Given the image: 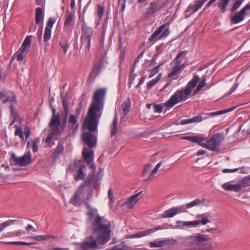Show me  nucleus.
I'll return each instance as SVG.
<instances>
[{
	"label": "nucleus",
	"mask_w": 250,
	"mask_h": 250,
	"mask_svg": "<svg viewBox=\"0 0 250 250\" xmlns=\"http://www.w3.org/2000/svg\"><path fill=\"white\" fill-rule=\"evenodd\" d=\"M91 229L93 235L86 237L82 243H75L76 250H95L98 245H104L110 240L111 223L104 217L97 214L91 223Z\"/></svg>",
	"instance_id": "f257e3e1"
},
{
	"label": "nucleus",
	"mask_w": 250,
	"mask_h": 250,
	"mask_svg": "<svg viewBox=\"0 0 250 250\" xmlns=\"http://www.w3.org/2000/svg\"><path fill=\"white\" fill-rule=\"evenodd\" d=\"M105 89H100L96 91L93 96V103L90 105L86 116L85 117L83 127L84 128L95 131L97 130L101 111L103 108L104 99L105 95Z\"/></svg>",
	"instance_id": "f03ea898"
},
{
	"label": "nucleus",
	"mask_w": 250,
	"mask_h": 250,
	"mask_svg": "<svg viewBox=\"0 0 250 250\" xmlns=\"http://www.w3.org/2000/svg\"><path fill=\"white\" fill-rule=\"evenodd\" d=\"M200 79L199 76L194 75L193 78L188 83L186 88L177 90L169 100L164 104V105L170 108L180 102L187 100L191 93V89L196 86Z\"/></svg>",
	"instance_id": "7ed1b4c3"
},
{
	"label": "nucleus",
	"mask_w": 250,
	"mask_h": 250,
	"mask_svg": "<svg viewBox=\"0 0 250 250\" xmlns=\"http://www.w3.org/2000/svg\"><path fill=\"white\" fill-rule=\"evenodd\" d=\"M81 27L82 34L80 38L81 46H83L85 48V57L90 58L91 44L95 40L94 30L92 27L87 26L85 22L82 24Z\"/></svg>",
	"instance_id": "20e7f679"
},
{
	"label": "nucleus",
	"mask_w": 250,
	"mask_h": 250,
	"mask_svg": "<svg viewBox=\"0 0 250 250\" xmlns=\"http://www.w3.org/2000/svg\"><path fill=\"white\" fill-rule=\"evenodd\" d=\"M9 161L10 166H26L32 163L31 153L28 151L22 156L18 157L14 153H12Z\"/></svg>",
	"instance_id": "39448f33"
},
{
	"label": "nucleus",
	"mask_w": 250,
	"mask_h": 250,
	"mask_svg": "<svg viewBox=\"0 0 250 250\" xmlns=\"http://www.w3.org/2000/svg\"><path fill=\"white\" fill-rule=\"evenodd\" d=\"M222 136L219 133L214 134L211 138L201 145V146L205 147L210 150L218 152L220 151V145Z\"/></svg>",
	"instance_id": "423d86ee"
},
{
	"label": "nucleus",
	"mask_w": 250,
	"mask_h": 250,
	"mask_svg": "<svg viewBox=\"0 0 250 250\" xmlns=\"http://www.w3.org/2000/svg\"><path fill=\"white\" fill-rule=\"evenodd\" d=\"M167 27V24H164L157 28L149 37V42H155L159 39L166 38L169 34V28Z\"/></svg>",
	"instance_id": "0eeeda50"
},
{
	"label": "nucleus",
	"mask_w": 250,
	"mask_h": 250,
	"mask_svg": "<svg viewBox=\"0 0 250 250\" xmlns=\"http://www.w3.org/2000/svg\"><path fill=\"white\" fill-rule=\"evenodd\" d=\"M167 3L163 0H154L149 5L145 12V17L148 18L153 15L156 12H159L161 9L164 7Z\"/></svg>",
	"instance_id": "6e6552de"
},
{
	"label": "nucleus",
	"mask_w": 250,
	"mask_h": 250,
	"mask_svg": "<svg viewBox=\"0 0 250 250\" xmlns=\"http://www.w3.org/2000/svg\"><path fill=\"white\" fill-rule=\"evenodd\" d=\"M44 21V13L43 10L41 7H37L35 10V22L36 24H40V27L38 29L37 36L39 39V42H42V34L43 31Z\"/></svg>",
	"instance_id": "1a4fd4ad"
},
{
	"label": "nucleus",
	"mask_w": 250,
	"mask_h": 250,
	"mask_svg": "<svg viewBox=\"0 0 250 250\" xmlns=\"http://www.w3.org/2000/svg\"><path fill=\"white\" fill-rule=\"evenodd\" d=\"M234 109H235V106L226 109V110H220V111H215V112H210L209 113H201L195 117L192 118L191 119V122H192V123L201 122L203 120L208 119L210 116L213 117V116L219 115H221V114H222L224 113H226L229 112L233 111Z\"/></svg>",
	"instance_id": "9d476101"
},
{
	"label": "nucleus",
	"mask_w": 250,
	"mask_h": 250,
	"mask_svg": "<svg viewBox=\"0 0 250 250\" xmlns=\"http://www.w3.org/2000/svg\"><path fill=\"white\" fill-rule=\"evenodd\" d=\"M162 164V161L159 162L154 168L148 174L149 172L151 169L152 165L150 163H147L146 164L144 168L143 169L142 176L143 177H145L144 180L145 181H147L152 179L154 176V175L157 172L158 169L161 166Z\"/></svg>",
	"instance_id": "9b49d317"
},
{
	"label": "nucleus",
	"mask_w": 250,
	"mask_h": 250,
	"mask_svg": "<svg viewBox=\"0 0 250 250\" xmlns=\"http://www.w3.org/2000/svg\"><path fill=\"white\" fill-rule=\"evenodd\" d=\"M93 131L85 132L82 134V139L83 143L88 146L89 148L95 147L97 144L96 137L92 134Z\"/></svg>",
	"instance_id": "f8f14e48"
},
{
	"label": "nucleus",
	"mask_w": 250,
	"mask_h": 250,
	"mask_svg": "<svg viewBox=\"0 0 250 250\" xmlns=\"http://www.w3.org/2000/svg\"><path fill=\"white\" fill-rule=\"evenodd\" d=\"M249 8L245 5L239 11L234 12L230 17V22L233 24H237L245 19V15Z\"/></svg>",
	"instance_id": "ddd939ff"
},
{
	"label": "nucleus",
	"mask_w": 250,
	"mask_h": 250,
	"mask_svg": "<svg viewBox=\"0 0 250 250\" xmlns=\"http://www.w3.org/2000/svg\"><path fill=\"white\" fill-rule=\"evenodd\" d=\"M165 228L163 226H158L156 228H151L150 229H148L147 230L139 231L135 234L127 235L126 236L127 238H140L142 237L146 236L155 232L157 230H159L165 229Z\"/></svg>",
	"instance_id": "4468645a"
},
{
	"label": "nucleus",
	"mask_w": 250,
	"mask_h": 250,
	"mask_svg": "<svg viewBox=\"0 0 250 250\" xmlns=\"http://www.w3.org/2000/svg\"><path fill=\"white\" fill-rule=\"evenodd\" d=\"M55 22L56 19L54 18L50 17L49 18L47 22L43 36V41L46 43L45 45H47V42L51 38L52 32L51 28Z\"/></svg>",
	"instance_id": "2eb2a0df"
},
{
	"label": "nucleus",
	"mask_w": 250,
	"mask_h": 250,
	"mask_svg": "<svg viewBox=\"0 0 250 250\" xmlns=\"http://www.w3.org/2000/svg\"><path fill=\"white\" fill-rule=\"evenodd\" d=\"M63 151V144L62 142L59 141L55 149L50 157V160L52 165H54L56 163V161L59 159L60 154L62 153Z\"/></svg>",
	"instance_id": "dca6fc26"
},
{
	"label": "nucleus",
	"mask_w": 250,
	"mask_h": 250,
	"mask_svg": "<svg viewBox=\"0 0 250 250\" xmlns=\"http://www.w3.org/2000/svg\"><path fill=\"white\" fill-rule=\"evenodd\" d=\"M74 16V13L67 11L64 22L63 28L65 30H70L73 28L75 24Z\"/></svg>",
	"instance_id": "f3484780"
},
{
	"label": "nucleus",
	"mask_w": 250,
	"mask_h": 250,
	"mask_svg": "<svg viewBox=\"0 0 250 250\" xmlns=\"http://www.w3.org/2000/svg\"><path fill=\"white\" fill-rule=\"evenodd\" d=\"M83 157L88 164H91L94 160V151L92 148L84 147L82 151Z\"/></svg>",
	"instance_id": "a211bd4d"
},
{
	"label": "nucleus",
	"mask_w": 250,
	"mask_h": 250,
	"mask_svg": "<svg viewBox=\"0 0 250 250\" xmlns=\"http://www.w3.org/2000/svg\"><path fill=\"white\" fill-rule=\"evenodd\" d=\"M101 63L98 62L93 65L92 69L89 75L87 81L93 82L101 71Z\"/></svg>",
	"instance_id": "6ab92c4d"
},
{
	"label": "nucleus",
	"mask_w": 250,
	"mask_h": 250,
	"mask_svg": "<svg viewBox=\"0 0 250 250\" xmlns=\"http://www.w3.org/2000/svg\"><path fill=\"white\" fill-rule=\"evenodd\" d=\"M142 192L143 191H141L128 198L126 201L122 204V206H126L127 208H132L137 203L138 200V197L142 193Z\"/></svg>",
	"instance_id": "aec40b11"
},
{
	"label": "nucleus",
	"mask_w": 250,
	"mask_h": 250,
	"mask_svg": "<svg viewBox=\"0 0 250 250\" xmlns=\"http://www.w3.org/2000/svg\"><path fill=\"white\" fill-rule=\"evenodd\" d=\"M104 36H102L99 39V43L97 46L98 50L100 54L101 58L104 60L106 55L107 49L104 45Z\"/></svg>",
	"instance_id": "412c9836"
},
{
	"label": "nucleus",
	"mask_w": 250,
	"mask_h": 250,
	"mask_svg": "<svg viewBox=\"0 0 250 250\" xmlns=\"http://www.w3.org/2000/svg\"><path fill=\"white\" fill-rule=\"evenodd\" d=\"M99 181V176L96 174H89L83 184L86 187H95Z\"/></svg>",
	"instance_id": "4be33fe9"
},
{
	"label": "nucleus",
	"mask_w": 250,
	"mask_h": 250,
	"mask_svg": "<svg viewBox=\"0 0 250 250\" xmlns=\"http://www.w3.org/2000/svg\"><path fill=\"white\" fill-rule=\"evenodd\" d=\"M78 117L73 114H70L69 116L68 123L70 124L71 129L73 130L72 133H76L79 128V123L78 122Z\"/></svg>",
	"instance_id": "5701e85b"
},
{
	"label": "nucleus",
	"mask_w": 250,
	"mask_h": 250,
	"mask_svg": "<svg viewBox=\"0 0 250 250\" xmlns=\"http://www.w3.org/2000/svg\"><path fill=\"white\" fill-rule=\"evenodd\" d=\"M223 189L226 191H233L236 192H239L242 188V185L241 184L232 185L229 182H227L222 185Z\"/></svg>",
	"instance_id": "b1692460"
},
{
	"label": "nucleus",
	"mask_w": 250,
	"mask_h": 250,
	"mask_svg": "<svg viewBox=\"0 0 250 250\" xmlns=\"http://www.w3.org/2000/svg\"><path fill=\"white\" fill-rule=\"evenodd\" d=\"M62 104L64 109V112L63 113H62L63 115L62 120V123L67 124V117L69 113L68 104L67 97L62 99Z\"/></svg>",
	"instance_id": "393cba45"
},
{
	"label": "nucleus",
	"mask_w": 250,
	"mask_h": 250,
	"mask_svg": "<svg viewBox=\"0 0 250 250\" xmlns=\"http://www.w3.org/2000/svg\"><path fill=\"white\" fill-rule=\"evenodd\" d=\"M171 241H176V240L173 239L159 241L155 240L153 242H150L149 243V246L151 248L163 247L167 245L170 244Z\"/></svg>",
	"instance_id": "a878e982"
},
{
	"label": "nucleus",
	"mask_w": 250,
	"mask_h": 250,
	"mask_svg": "<svg viewBox=\"0 0 250 250\" xmlns=\"http://www.w3.org/2000/svg\"><path fill=\"white\" fill-rule=\"evenodd\" d=\"M210 216L209 213H204L201 214H198L196 216L197 218H201V219L197 220L198 222H199V225L201 224L203 225H205L207 224L210 222V221L208 219V217Z\"/></svg>",
	"instance_id": "bb28decb"
},
{
	"label": "nucleus",
	"mask_w": 250,
	"mask_h": 250,
	"mask_svg": "<svg viewBox=\"0 0 250 250\" xmlns=\"http://www.w3.org/2000/svg\"><path fill=\"white\" fill-rule=\"evenodd\" d=\"M85 169V167L84 165H81L77 170V173L75 175L74 179L76 181L79 180H82L85 177L84 170Z\"/></svg>",
	"instance_id": "cd10ccee"
},
{
	"label": "nucleus",
	"mask_w": 250,
	"mask_h": 250,
	"mask_svg": "<svg viewBox=\"0 0 250 250\" xmlns=\"http://www.w3.org/2000/svg\"><path fill=\"white\" fill-rule=\"evenodd\" d=\"M29 238L33 240H37L38 241L48 240L51 238L54 240L57 239L56 236L51 235H36L34 236H30Z\"/></svg>",
	"instance_id": "c85d7f7f"
},
{
	"label": "nucleus",
	"mask_w": 250,
	"mask_h": 250,
	"mask_svg": "<svg viewBox=\"0 0 250 250\" xmlns=\"http://www.w3.org/2000/svg\"><path fill=\"white\" fill-rule=\"evenodd\" d=\"M184 139L193 143H197L200 146L203 143L202 142L205 140L204 137L198 136H186L184 137Z\"/></svg>",
	"instance_id": "c756f323"
},
{
	"label": "nucleus",
	"mask_w": 250,
	"mask_h": 250,
	"mask_svg": "<svg viewBox=\"0 0 250 250\" xmlns=\"http://www.w3.org/2000/svg\"><path fill=\"white\" fill-rule=\"evenodd\" d=\"M131 104V101L129 98H128L126 101L122 104V108L124 115H126L129 112Z\"/></svg>",
	"instance_id": "7c9ffc66"
},
{
	"label": "nucleus",
	"mask_w": 250,
	"mask_h": 250,
	"mask_svg": "<svg viewBox=\"0 0 250 250\" xmlns=\"http://www.w3.org/2000/svg\"><path fill=\"white\" fill-rule=\"evenodd\" d=\"M84 204L87 208V209H88L89 210L87 212V215L88 216L89 220L91 224L92 222L95 219V218L96 217H94V209H93L91 208V206L88 203V202L85 200Z\"/></svg>",
	"instance_id": "2f4dec72"
},
{
	"label": "nucleus",
	"mask_w": 250,
	"mask_h": 250,
	"mask_svg": "<svg viewBox=\"0 0 250 250\" xmlns=\"http://www.w3.org/2000/svg\"><path fill=\"white\" fill-rule=\"evenodd\" d=\"M61 124L60 115L52 116L49 124V126H54L55 125L60 126Z\"/></svg>",
	"instance_id": "473e14b6"
},
{
	"label": "nucleus",
	"mask_w": 250,
	"mask_h": 250,
	"mask_svg": "<svg viewBox=\"0 0 250 250\" xmlns=\"http://www.w3.org/2000/svg\"><path fill=\"white\" fill-rule=\"evenodd\" d=\"M194 240L198 244H205L208 240V238L206 236H204L200 234H197L194 236Z\"/></svg>",
	"instance_id": "72a5a7b5"
},
{
	"label": "nucleus",
	"mask_w": 250,
	"mask_h": 250,
	"mask_svg": "<svg viewBox=\"0 0 250 250\" xmlns=\"http://www.w3.org/2000/svg\"><path fill=\"white\" fill-rule=\"evenodd\" d=\"M118 131V119L117 114H115L112 124L111 126V136L115 135Z\"/></svg>",
	"instance_id": "f704fd0d"
},
{
	"label": "nucleus",
	"mask_w": 250,
	"mask_h": 250,
	"mask_svg": "<svg viewBox=\"0 0 250 250\" xmlns=\"http://www.w3.org/2000/svg\"><path fill=\"white\" fill-rule=\"evenodd\" d=\"M229 0H220L215 5H217L218 7L220 8L222 12L225 13L226 11L227 6Z\"/></svg>",
	"instance_id": "c9c22d12"
},
{
	"label": "nucleus",
	"mask_w": 250,
	"mask_h": 250,
	"mask_svg": "<svg viewBox=\"0 0 250 250\" xmlns=\"http://www.w3.org/2000/svg\"><path fill=\"white\" fill-rule=\"evenodd\" d=\"M69 203L75 206H79L81 204V197L75 192Z\"/></svg>",
	"instance_id": "e433bc0d"
},
{
	"label": "nucleus",
	"mask_w": 250,
	"mask_h": 250,
	"mask_svg": "<svg viewBox=\"0 0 250 250\" xmlns=\"http://www.w3.org/2000/svg\"><path fill=\"white\" fill-rule=\"evenodd\" d=\"M204 204L205 200H200L199 199H197L191 202L190 203L187 204L186 205V207L187 208H189L194 206L203 205H204Z\"/></svg>",
	"instance_id": "4c0bfd02"
},
{
	"label": "nucleus",
	"mask_w": 250,
	"mask_h": 250,
	"mask_svg": "<svg viewBox=\"0 0 250 250\" xmlns=\"http://www.w3.org/2000/svg\"><path fill=\"white\" fill-rule=\"evenodd\" d=\"M81 165H82L81 160H75L73 163L70 165L69 168L71 172H75Z\"/></svg>",
	"instance_id": "58836bf2"
},
{
	"label": "nucleus",
	"mask_w": 250,
	"mask_h": 250,
	"mask_svg": "<svg viewBox=\"0 0 250 250\" xmlns=\"http://www.w3.org/2000/svg\"><path fill=\"white\" fill-rule=\"evenodd\" d=\"M18 222V220H9L0 224V232L5 228L14 225Z\"/></svg>",
	"instance_id": "ea45409f"
},
{
	"label": "nucleus",
	"mask_w": 250,
	"mask_h": 250,
	"mask_svg": "<svg viewBox=\"0 0 250 250\" xmlns=\"http://www.w3.org/2000/svg\"><path fill=\"white\" fill-rule=\"evenodd\" d=\"M175 215L176 212H175L174 209L173 207L171 208L164 211V213L162 215L161 217L164 218H169L172 217Z\"/></svg>",
	"instance_id": "a19ab883"
},
{
	"label": "nucleus",
	"mask_w": 250,
	"mask_h": 250,
	"mask_svg": "<svg viewBox=\"0 0 250 250\" xmlns=\"http://www.w3.org/2000/svg\"><path fill=\"white\" fill-rule=\"evenodd\" d=\"M97 15L99 17V20H100L104 14V5L97 4Z\"/></svg>",
	"instance_id": "79ce46f5"
},
{
	"label": "nucleus",
	"mask_w": 250,
	"mask_h": 250,
	"mask_svg": "<svg viewBox=\"0 0 250 250\" xmlns=\"http://www.w3.org/2000/svg\"><path fill=\"white\" fill-rule=\"evenodd\" d=\"M206 77L205 76H203L201 78V81L199 83L195 90V93L199 92L206 86Z\"/></svg>",
	"instance_id": "37998d69"
},
{
	"label": "nucleus",
	"mask_w": 250,
	"mask_h": 250,
	"mask_svg": "<svg viewBox=\"0 0 250 250\" xmlns=\"http://www.w3.org/2000/svg\"><path fill=\"white\" fill-rule=\"evenodd\" d=\"M181 72L180 67L174 66L171 70V71L168 74L167 77L172 78L173 76L179 74Z\"/></svg>",
	"instance_id": "c03bdc74"
},
{
	"label": "nucleus",
	"mask_w": 250,
	"mask_h": 250,
	"mask_svg": "<svg viewBox=\"0 0 250 250\" xmlns=\"http://www.w3.org/2000/svg\"><path fill=\"white\" fill-rule=\"evenodd\" d=\"M244 0H235V2L232 7L230 9L231 12H235L242 4Z\"/></svg>",
	"instance_id": "a18cd8bd"
},
{
	"label": "nucleus",
	"mask_w": 250,
	"mask_h": 250,
	"mask_svg": "<svg viewBox=\"0 0 250 250\" xmlns=\"http://www.w3.org/2000/svg\"><path fill=\"white\" fill-rule=\"evenodd\" d=\"M8 102H11L14 103L15 105L17 104V101L16 100V96L15 94H14L13 96L11 97H9L6 96V98L4 99V100L2 101L3 104H6Z\"/></svg>",
	"instance_id": "49530a36"
},
{
	"label": "nucleus",
	"mask_w": 250,
	"mask_h": 250,
	"mask_svg": "<svg viewBox=\"0 0 250 250\" xmlns=\"http://www.w3.org/2000/svg\"><path fill=\"white\" fill-rule=\"evenodd\" d=\"M63 51V53L65 54L67 51L69 47L68 42L66 41H61L59 43Z\"/></svg>",
	"instance_id": "de8ad7c7"
},
{
	"label": "nucleus",
	"mask_w": 250,
	"mask_h": 250,
	"mask_svg": "<svg viewBox=\"0 0 250 250\" xmlns=\"http://www.w3.org/2000/svg\"><path fill=\"white\" fill-rule=\"evenodd\" d=\"M32 149L34 152H36L38 149V144L40 142V139L38 138H35L32 140Z\"/></svg>",
	"instance_id": "09e8293b"
},
{
	"label": "nucleus",
	"mask_w": 250,
	"mask_h": 250,
	"mask_svg": "<svg viewBox=\"0 0 250 250\" xmlns=\"http://www.w3.org/2000/svg\"><path fill=\"white\" fill-rule=\"evenodd\" d=\"M32 38V36L30 35V36H27L24 41H23L22 45H23L24 46L27 47V48H29V46H30V45L31 44V38Z\"/></svg>",
	"instance_id": "8fccbe9b"
},
{
	"label": "nucleus",
	"mask_w": 250,
	"mask_h": 250,
	"mask_svg": "<svg viewBox=\"0 0 250 250\" xmlns=\"http://www.w3.org/2000/svg\"><path fill=\"white\" fill-rule=\"evenodd\" d=\"M196 7L195 4H190L186 9L185 12L187 13L191 11V14L194 13L198 10V9H196Z\"/></svg>",
	"instance_id": "3c124183"
},
{
	"label": "nucleus",
	"mask_w": 250,
	"mask_h": 250,
	"mask_svg": "<svg viewBox=\"0 0 250 250\" xmlns=\"http://www.w3.org/2000/svg\"><path fill=\"white\" fill-rule=\"evenodd\" d=\"M162 65H163V63H162L159 64L158 65L155 67L153 69H152V70L151 71L150 75H149V78H152L155 74L158 73L159 72V69H160V67Z\"/></svg>",
	"instance_id": "603ef678"
},
{
	"label": "nucleus",
	"mask_w": 250,
	"mask_h": 250,
	"mask_svg": "<svg viewBox=\"0 0 250 250\" xmlns=\"http://www.w3.org/2000/svg\"><path fill=\"white\" fill-rule=\"evenodd\" d=\"M86 186L83 184H81L77 188V190L75 191V193H77L79 196L82 197V195L84 192V188Z\"/></svg>",
	"instance_id": "864d4df0"
},
{
	"label": "nucleus",
	"mask_w": 250,
	"mask_h": 250,
	"mask_svg": "<svg viewBox=\"0 0 250 250\" xmlns=\"http://www.w3.org/2000/svg\"><path fill=\"white\" fill-rule=\"evenodd\" d=\"M125 242H123L121 244L116 245L113 247L114 250H126L127 248V247L125 246Z\"/></svg>",
	"instance_id": "5fc2aeb1"
},
{
	"label": "nucleus",
	"mask_w": 250,
	"mask_h": 250,
	"mask_svg": "<svg viewBox=\"0 0 250 250\" xmlns=\"http://www.w3.org/2000/svg\"><path fill=\"white\" fill-rule=\"evenodd\" d=\"M183 225L187 227H195L199 225V222L197 220L193 221L186 222L183 223Z\"/></svg>",
	"instance_id": "6e6d98bb"
},
{
	"label": "nucleus",
	"mask_w": 250,
	"mask_h": 250,
	"mask_svg": "<svg viewBox=\"0 0 250 250\" xmlns=\"http://www.w3.org/2000/svg\"><path fill=\"white\" fill-rule=\"evenodd\" d=\"M208 0H196L194 1V4L196 6V8L198 10L201 8L202 6L204 4L206 1Z\"/></svg>",
	"instance_id": "4d7b16f0"
},
{
	"label": "nucleus",
	"mask_w": 250,
	"mask_h": 250,
	"mask_svg": "<svg viewBox=\"0 0 250 250\" xmlns=\"http://www.w3.org/2000/svg\"><path fill=\"white\" fill-rule=\"evenodd\" d=\"M60 126L55 125L54 126H49L51 128V131L49 133L51 135L54 136L59 133V128Z\"/></svg>",
	"instance_id": "13d9d810"
},
{
	"label": "nucleus",
	"mask_w": 250,
	"mask_h": 250,
	"mask_svg": "<svg viewBox=\"0 0 250 250\" xmlns=\"http://www.w3.org/2000/svg\"><path fill=\"white\" fill-rule=\"evenodd\" d=\"M15 105L11 104L10 107V114L12 116H13L15 119L17 118L18 116V113L15 109Z\"/></svg>",
	"instance_id": "bf43d9fd"
},
{
	"label": "nucleus",
	"mask_w": 250,
	"mask_h": 250,
	"mask_svg": "<svg viewBox=\"0 0 250 250\" xmlns=\"http://www.w3.org/2000/svg\"><path fill=\"white\" fill-rule=\"evenodd\" d=\"M108 197L109 199V204L111 205L114 199L113 191L111 188H110L108 191Z\"/></svg>",
	"instance_id": "052dcab7"
},
{
	"label": "nucleus",
	"mask_w": 250,
	"mask_h": 250,
	"mask_svg": "<svg viewBox=\"0 0 250 250\" xmlns=\"http://www.w3.org/2000/svg\"><path fill=\"white\" fill-rule=\"evenodd\" d=\"M136 77V75L134 73H130L129 79H128V86L129 88L131 87L132 84L133 83V81H134L135 78Z\"/></svg>",
	"instance_id": "680f3d73"
},
{
	"label": "nucleus",
	"mask_w": 250,
	"mask_h": 250,
	"mask_svg": "<svg viewBox=\"0 0 250 250\" xmlns=\"http://www.w3.org/2000/svg\"><path fill=\"white\" fill-rule=\"evenodd\" d=\"M175 212H176V214L184 212L186 211L187 208L186 205L185 206H182L179 207H173Z\"/></svg>",
	"instance_id": "e2e57ef3"
},
{
	"label": "nucleus",
	"mask_w": 250,
	"mask_h": 250,
	"mask_svg": "<svg viewBox=\"0 0 250 250\" xmlns=\"http://www.w3.org/2000/svg\"><path fill=\"white\" fill-rule=\"evenodd\" d=\"M154 112L161 113L162 112L163 107L160 104H153Z\"/></svg>",
	"instance_id": "0e129e2a"
},
{
	"label": "nucleus",
	"mask_w": 250,
	"mask_h": 250,
	"mask_svg": "<svg viewBox=\"0 0 250 250\" xmlns=\"http://www.w3.org/2000/svg\"><path fill=\"white\" fill-rule=\"evenodd\" d=\"M183 53H184V52L182 51V52L179 53L177 55V56L175 58V64H176L175 66L179 67V66L181 64L182 61L179 59V58L183 55Z\"/></svg>",
	"instance_id": "69168bd1"
},
{
	"label": "nucleus",
	"mask_w": 250,
	"mask_h": 250,
	"mask_svg": "<svg viewBox=\"0 0 250 250\" xmlns=\"http://www.w3.org/2000/svg\"><path fill=\"white\" fill-rule=\"evenodd\" d=\"M242 182L247 186H250V175L243 177L242 179Z\"/></svg>",
	"instance_id": "338daca9"
},
{
	"label": "nucleus",
	"mask_w": 250,
	"mask_h": 250,
	"mask_svg": "<svg viewBox=\"0 0 250 250\" xmlns=\"http://www.w3.org/2000/svg\"><path fill=\"white\" fill-rule=\"evenodd\" d=\"M157 83L154 79L151 80L147 83L146 87L148 90H150L152 87L155 85Z\"/></svg>",
	"instance_id": "774afa93"
}]
</instances>
